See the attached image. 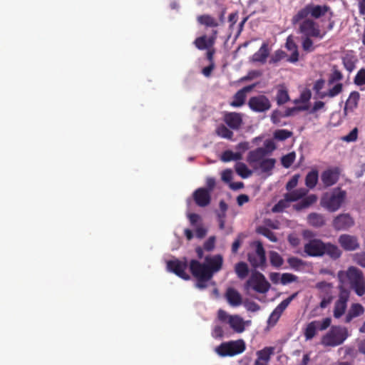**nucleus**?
Wrapping results in <instances>:
<instances>
[{
	"instance_id": "1",
	"label": "nucleus",
	"mask_w": 365,
	"mask_h": 365,
	"mask_svg": "<svg viewBox=\"0 0 365 365\" xmlns=\"http://www.w3.org/2000/svg\"><path fill=\"white\" fill-rule=\"evenodd\" d=\"M222 264L223 258L220 255L207 256L205 263H201L197 259H191L189 262V269L196 279L195 287L200 289L207 288V282L215 273L222 269Z\"/></svg>"
},
{
	"instance_id": "2",
	"label": "nucleus",
	"mask_w": 365,
	"mask_h": 365,
	"mask_svg": "<svg viewBox=\"0 0 365 365\" xmlns=\"http://www.w3.org/2000/svg\"><path fill=\"white\" fill-rule=\"evenodd\" d=\"M304 252L310 257H321L329 255L332 259L340 257L341 252L339 248L331 243H324L321 240H310L304 247Z\"/></svg>"
},
{
	"instance_id": "3",
	"label": "nucleus",
	"mask_w": 365,
	"mask_h": 365,
	"mask_svg": "<svg viewBox=\"0 0 365 365\" xmlns=\"http://www.w3.org/2000/svg\"><path fill=\"white\" fill-rule=\"evenodd\" d=\"M327 13H329L330 16L332 15L330 7L326 4L318 5L308 4L299 9L297 13L292 16L291 21L293 25H296L302 19H306L309 16L312 19H318L326 16Z\"/></svg>"
},
{
	"instance_id": "4",
	"label": "nucleus",
	"mask_w": 365,
	"mask_h": 365,
	"mask_svg": "<svg viewBox=\"0 0 365 365\" xmlns=\"http://www.w3.org/2000/svg\"><path fill=\"white\" fill-rule=\"evenodd\" d=\"M346 277L350 288L361 297L365 294V282L363 272L355 267H350L346 272Z\"/></svg>"
},
{
	"instance_id": "5",
	"label": "nucleus",
	"mask_w": 365,
	"mask_h": 365,
	"mask_svg": "<svg viewBox=\"0 0 365 365\" xmlns=\"http://www.w3.org/2000/svg\"><path fill=\"white\" fill-rule=\"evenodd\" d=\"M245 349L244 340L238 339L221 343L215 348V352L222 357L234 356L243 353Z\"/></svg>"
},
{
	"instance_id": "6",
	"label": "nucleus",
	"mask_w": 365,
	"mask_h": 365,
	"mask_svg": "<svg viewBox=\"0 0 365 365\" xmlns=\"http://www.w3.org/2000/svg\"><path fill=\"white\" fill-rule=\"evenodd\" d=\"M188 265L187 259L184 257L183 260L178 259L168 260L166 263V268L168 272L174 273L178 277L184 280H190V276L186 272Z\"/></svg>"
},
{
	"instance_id": "7",
	"label": "nucleus",
	"mask_w": 365,
	"mask_h": 365,
	"mask_svg": "<svg viewBox=\"0 0 365 365\" xmlns=\"http://www.w3.org/2000/svg\"><path fill=\"white\" fill-rule=\"evenodd\" d=\"M299 32L304 36H312L322 38L324 35L321 33L319 24L312 19L306 18L299 21Z\"/></svg>"
},
{
	"instance_id": "8",
	"label": "nucleus",
	"mask_w": 365,
	"mask_h": 365,
	"mask_svg": "<svg viewBox=\"0 0 365 365\" xmlns=\"http://www.w3.org/2000/svg\"><path fill=\"white\" fill-rule=\"evenodd\" d=\"M322 205L331 212L337 210L342 203V190L338 187L331 193H327L322 199Z\"/></svg>"
},
{
	"instance_id": "9",
	"label": "nucleus",
	"mask_w": 365,
	"mask_h": 365,
	"mask_svg": "<svg viewBox=\"0 0 365 365\" xmlns=\"http://www.w3.org/2000/svg\"><path fill=\"white\" fill-rule=\"evenodd\" d=\"M247 285L251 287L255 292L266 293L270 287L269 283L266 280L264 276L259 272H255L247 282Z\"/></svg>"
},
{
	"instance_id": "10",
	"label": "nucleus",
	"mask_w": 365,
	"mask_h": 365,
	"mask_svg": "<svg viewBox=\"0 0 365 365\" xmlns=\"http://www.w3.org/2000/svg\"><path fill=\"white\" fill-rule=\"evenodd\" d=\"M248 260L251 265L255 268L264 265L266 262V256L262 242H256V250L255 252L248 254Z\"/></svg>"
},
{
	"instance_id": "11",
	"label": "nucleus",
	"mask_w": 365,
	"mask_h": 365,
	"mask_svg": "<svg viewBox=\"0 0 365 365\" xmlns=\"http://www.w3.org/2000/svg\"><path fill=\"white\" fill-rule=\"evenodd\" d=\"M248 106L255 112H264L269 110L272 106L269 98L264 95L251 97Z\"/></svg>"
},
{
	"instance_id": "12",
	"label": "nucleus",
	"mask_w": 365,
	"mask_h": 365,
	"mask_svg": "<svg viewBox=\"0 0 365 365\" xmlns=\"http://www.w3.org/2000/svg\"><path fill=\"white\" fill-rule=\"evenodd\" d=\"M341 343L342 330L339 327H332L322 339V344L325 346H335Z\"/></svg>"
},
{
	"instance_id": "13",
	"label": "nucleus",
	"mask_w": 365,
	"mask_h": 365,
	"mask_svg": "<svg viewBox=\"0 0 365 365\" xmlns=\"http://www.w3.org/2000/svg\"><path fill=\"white\" fill-rule=\"evenodd\" d=\"M193 200L199 207H206L211 201V193L205 187H200L192 194Z\"/></svg>"
},
{
	"instance_id": "14",
	"label": "nucleus",
	"mask_w": 365,
	"mask_h": 365,
	"mask_svg": "<svg viewBox=\"0 0 365 365\" xmlns=\"http://www.w3.org/2000/svg\"><path fill=\"white\" fill-rule=\"evenodd\" d=\"M217 34V30H212V34L209 38H207L205 35L197 37L195 38L194 44L199 50L209 48L215 44Z\"/></svg>"
},
{
	"instance_id": "15",
	"label": "nucleus",
	"mask_w": 365,
	"mask_h": 365,
	"mask_svg": "<svg viewBox=\"0 0 365 365\" xmlns=\"http://www.w3.org/2000/svg\"><path fill=\"white\" fill-rule=\"evenodd\" d=\"M339 178L338 168H331L324 170L321 175V180L325 187L334 185Z\"/></svg>"
},
{
	"instance_id": "16",
	"label": "nucleus",
	"mask_w": 365,
	"mask_h": 365,
	"mask_svg": "<svg viewBox=\"0 0 365 365\" xmlns=\"http://www.w3.org/2000/svg\"><path fill=\"white\" fill-rule=\"evenodd\" d=\"M227 126L233 130H238L242 124V115L235 112H227L223 118Z\"/></svg>"
},
{
	"instance_id": "17",
	"label": "nucleus",
	"mask_w": 365,
	"mask_h": 365,
	"mask_svg": "<svg viewBox=\"0 0 365 365\" xmlns=\"http://www.w3.org/2000/svg\"><path fill=\"white\" fill-rule=\"evenodd\" d=\"M255 85H250L239 90L233 96V101L230 103L232 107L238 108L245 104L247 93L251 91Z\"/></svg>"
},
{
	"instance_id": "18",
	"label": "nucleus",
	"mask_w": 365,
	"mask_h": 365,
	"mask_svg": "<svg viewBox=\"0 0 365 365\" xmlns=\"http://www.w3.org/2000/svg\"><path fill=\"white\" fill-rule=\"evenodd\" d=\"M270 50L267 42H264L260 46L259 49L255 52L252 56V62H257L264 63L269 56Z\"/></svg>"
},
{
	"instance_id": "19",
	"label": "nucleus",
	"mask_w": 365,
	"mask_h": 365,
	"mask_svg": "<svg viewBox=\"0 0 365 365\" xmlns=\"http://www.w3.org/2000/svg\"><path fill=\"white\" fill-rule=\"evenodd\" d=\"M225 298L230 305L238 307L242 302L241 294L235 289L229 287L225 293Z\"/></svg>"
},
{
	"instance_id": "20",
	"label": "nucleus",
	"mask_w": 365,
	"mask_h": 365,
	"mask_svg": "<svg viewBox=\"0 0 365 365\" xmlns=\"http://www.w3.org/2000/svg\"><path fill=\"white\" fill-rule=\"evenodd\" d=\"M337 277L339 281L338 289H339V297L336 303L335 309L334 312V316L336 318H339L342 316V270H339L337 273Z\"/></svg>"
},
{
	"instance_id": "21",
	"label": "nucleus",
	"mask_w": 365,
	"mask_h": 365,
	"mask_svg": "<svg viewBox=\"0 0 365 365\" xmlns=\"http://www.w3.org/2000/svg\"><path fill=\"white\" fill-rule=\"evenodd\" d=\"M197 21L200 25L205 28H217L220 26L217 19L210 14H202L197 17Z\"/></svg>"
},
{
	"instance_id": "22",
	"label": "nucleus",
	"mask_w": 365,
	"mask_h": 365,
	"mask_svg": "<svg viewBox=\"0 0 365 365\" xmlns=\"http://www.w3.org/2000/svg\"><path fill=\"white\" fill-rule=\"evenodd\" d=\"M267 155L263 148H257L249 152L247 158V161L250 164L260 163L264 159Z\"/></svg>"
},
{
	"instance_id": "23",
	"label": "nucleus",
	"mask_w": 365,
	"mask_h": 365,
	"mask_svg": "<svg viewBox=\"0 0 365 365\" xmlns=\"http://www.w3.org/2000/svg\"><path fill=\"white\" fill-rule=\"evenodd\" d=\"M364 307L361 304H352L346 316V322H350L353 319L362 315L364 313Z\"/></svg>"
},
{
	"instance_id": "24",
	"label": "nucleus",
	"mask_w": 365,
	"mask_h": 365,
	"mask_svg": "<svg viewBox=\"0 0 365 365\" xmlns=\"http://www.w3.org/2000/svg\"><path fill=\"white\" fill-rule=\"evenodd\" d=\"M317 201V196L314 194L306 195L301 200L294 205V208L297 210H302L306 209Z\"/></svg>"
},
{
	"instance_id": "25",
	"label": "nucleus",
	"mask_w": 365,
	"mask_h": 365,
	"mask_svg": "<svg viewBox=\"0 0 365 365\" xmlns=\"http://www.w3.org/2000/svg\"><path fill=\"white\" fill-rule=\"evenodd\" d=\"M308 192L309 190L307 188L300 187L285 193L284 197H287L290 202H297L305 197Z\"/></svg>"
},
{
	"instance_id": "26",
	"label": "nucleus",
	"mask_w": 365,
	"mask_h": 365,
	"mask_svg": "<svg viewBox=\"0 0 365 365\" xmlns=\"http://www.w3.org/2000/svg\"><path fill=\"white\" fill-rule=\"evenodd\" d=\"M360 95L359 92L354 91L351 93L348 99L346 101L345 106L344 107V114L346 115V111H352L355 109L359 101Z\"/></svg>"
},
{
	"instance_id": "27",
	"label": "nucleus",
	"mask_w": 365,
	"mask_h": 365,
	"mask_svg": "<svg viewBox=\"0 0 365 365\" xmlns=\"http://www.w3.org/2000/svg\"><path fill=\"white\" fill-rule=\"evenodd\" d=\"M227 323L230 324V327L237 333H242L245 330L243 319L237 315L230 317Z\"/></svg>"
},
{
	"instance_id": "28",
	"label": "nucleus",
	"mask_w": 365,
	"mask_h": 365,
	"mask_svg": "<svg viewBox=\"0 0 365 365\" xmlns=\"http://www.w3.org/2000/svg\"><path fill=\"white\" fill-rule=\"evenodd\" d=\"M319 180V173L317 170L313 169L309 172L305 177V185L309 189L315 187Z\"/></svg>"
},
{
	"instance_id": "29",
	"label": "nucleus",
	"mask_w": 365,
	"mask_h": 365,
	"mask_svg": "<svg viewBox=\"0 0 365 365\" xmlns=\"http://www.w3.org/2000/svg\"><path fill=\"white\" fill-rule=\"evenodd\" d=\"M359 247L358 240L356 237L344 235V250H355Z\"/></svg>"
},
{
	"instance_id": "30",
	"label": "nucleus",
	"mask_w": 365,
	"mask_h": 365,
	"mask_svg": "<svg viewBox=\"0 0 365 365\" xmlns=\"http://www.w3.org/2000/svg\"><path fill=\"white\" fill-rule=\"evenodd\" d=\"M307 220L309 225L316 227H322L325 224L324 217L316 212L310 213L307 217Z\"/></svg>"
},
{
	"instance_id": "31",
	"label": "nucleus",
	"mask_w": 365,
	"mask_h": 365,
	"mask_svg": "<svg viewBox=\"0 0 365 365\" xmlns=\"http://www.w3.org/2000/svg\"><path fill=\"white\" fill-rule=\"evenodd\" d=\"M275 99L279 106L283 105L289 101V96L286 88L280 86L277 90Z\"/></svg>"
},
{
	"instance_id": "32",
	"label": "nucleus",
	"mask_w": 365,
	"mask_h": 365,
	"mask_svg": "<svg viewBox=\"0 0 365 365\" xmlns=\"http://www.w3.org/2000/svg\"><path fill=\"white\" fill-rule=\"evenodd\" d=\"M318 321H313L309 323L304 329V337L307 340H310L314 337L317 333Z\"/></svg>"
},
{
	"instance_id": "33",
	"label": "nucleus",
	"mask_w": 365,
	"mask_h": 365,
	"mask_svg": "<svg viewBox=\"0 0 365 365\" xmlns=\"http://www.w3.org/2000/svg\"><path fill=\"white\" fill-rule=\"evenodd\" d=\"M274 352L273 347H265L262 350L257 351V360H259L261 361L267 363L270 359L271 355Z\"/></svg>"
},
{
	"instance_id": "34",
	"label": "nucleus",
	"mask_w": 365,
	"mask_h": 365,
	"mask_svg": "<svg viewBox=\"0 0 365 365\" xmlns=\"http://www.w3.org/2000/svg\"><path fill=\"white\" fill-rule=\"evenodd\" d=\"M297 296V292H295L290 295L287 299H284L281 302L277 307L274 309L275 311V314H282L283 312L287 309L291 302Z\"/></svg>"
},
{
	"instance_id": "35",
	"label": "nucleus",
	"mask_w": 365,
	"mask_h": 365,
	"mask_svg": "<svg viewBox=\"0 0 365 365\" xmlns=\"http://www.w3.org/2000/svg\"><path fill=\"white\" fill-rule=\"evenodd\" d=\"M235 271L240 279H245L249 274L248 266L244 262L237 263L235 267Z\"/></svg>"
},
{
	"instance_id": "36",
	"label": "nucleus",
	"mask_w": 365,
	"mask_h": 365,
	"mask_svg": "<svg viewBox=\"0 0 365 365\" xmlns=\"http://www.w3.org/2000/svg\"><path fill=\"white\" fill-rule=\"evenodd\" d=\"M236 173L242 178H247L250 177L252 172L244 163H237L235 165Z\"/></svg>"
},
{
	"instance_id": "37",
	"label": "nucleus",
	"mask_w": 365,
	"mask_h": 365,
	"mask_svg": "<svg viewBox=\"0 0 365 365\" xmlns=\"http://www.w3.org/2000/svg\"><path fill=\"white\" fill-rule=\"evenodd\" d=\"M275 163L274 158H264L260 162L259 168L263 173H268L274 168Z\"/></svg>"
},
{
	"instance_id": "38",
	"label": "nucleus",
	"mask_w": 365,
	"mask_h": 365,
	"mask_svg": "<svg viewBox=\"0 0 365 365\" xmlns=\"http://www.w3.org/2000/svg\"><path fill=\"white\" fill-rule=\"evenodd\" d=\"M216 133L221 138L229 140H232L233 137V132L222 124L217 126L216 129Z\"/></svg>"
},
{
	"instance_id": "39",
	"label": "nucleus",
	"mask_w": 365,
	"mask_h": 365,
	"mask_svg": "<svg viewBox=\"0 0 365 365\" xmlns=\"http://www.w3.org/2000/svg\"><path fill=\"white\" fill-rule=\"evenodd\" d=\"M257 232L264 236L269 239L271 242H275L277 241V237L275 234L266 227H259L257 229Z\"/></svg>"
},
{
	"instance_id": "40",
	"label": "nucleus",
	"mask_w": 365,
	"mask_h": 365,
	"mask_svg": "<svg viewBox=\"0 0 365 365\" xmlns=\"http://www.w3.org/2000/svg\"><path fill=\"white\" fill-rule=\"evenodd\" d=\"M325 85V81L323 79L317 80L313 86V90L314 91L317 98H324L327 97V94L325 91H322V89L324 88Z\"/></svg>"
},
{
	"instance_id": "41",
	"label": "nucleus",
	"mask_w": 365,
	"mask_h": 365,
	"mask_svg": "<svg viewBox=\"0 0 365 365\" xmlns=\"http://www.w3.org/2000/svg\"><path fill=\"white\" fill-rule=\"evenodd\" d=\"M293 135L292 131L285 129L277 130L274 133V138L280 141H283L289 138Z\"/></svg>"
},
{
	"instance_id": "42",
	"label": "nucleus",
	"mask_w": 365,
	"mask_h": 365,
	"mask_svg": "<svg viewBox=\"0 0 365 365\" xmlns=\"http://www.w3.org/2000/svg\"><path fill=\"white\" fill-rule=\"evenodd\" d=\"M296 154L294 152L289 153L281 158V163L284 168H289L294 162Z\"/></svg>"
},
{
	"instance_id": "43",
	"label": "nucleus",
	"mask_w": 365,
	"mask_h": 365,
	"mask_svg": "<svg viewBox=\"0 0 365 365\" xmlns=\"http://www.w3.org/2000/svg\"><path fill=\"white\" fill-rule=\"evenodd\" d=\"M269 259L272 265L276 267H281L284 262V260L280 255L274 251L270 252Z\"/></svg>"
},
{
	"instance_id": "44",
	"label": "nucleus",
	"mask_w": 365,
	"mask_h": 365,
	"mask_svg": "<svg viewBox=\"0 0 365 365\" xmlns=\"http://www.w3.org/2000/svg\"><path fill=\"white\" fill-rule=\"evenodd\" d=\"M291 202L287 197L284 196V198L280 200L276 205L272 207V212H281L285 208L289 207V203Z\"/></svg>"
},
{
	"instance_id": "45",
	"label": "nucleus",
	"mask_w": 365,
	"mask_h": 365,
	"mask_svg": "<svg viewBox=\"0 0 365 365\" xmlns=\"http://www.w3.org/2000/svg\"><path fill=\"white\" fill-rule=\"evenodd\" d=\"M312 36H304L302 38V46L304 51L312 52L314 50L313 41L311 39Z\"/></svg>"
},
{
	"instance_id": "46",
	"label": "nucleus",
	"mask_w": 365,
	"mask_h": 365,
	"mask_svg": "<svg viewBox=\"0 0 365 365\" xmlns=\"http://www.w3.org/2000/svg\"><path fill=\"white\" fill-rule=\"evenodd\" d=\"M342 78V75L339 71L336 69V66L333 67V71L329 75V79H328V84L329 86H331L334 84L335 82L339 81Z\"/></svg>"
},
{
	"instance_id": "47",
	"label": "nucleus",
	"mask_w": 365,
	"mask_h": 365,
	"mask_svg": "<svg viewBox=\"0 0 365 365\" xmlns=\"http://www.w3.org/2000/svg\"><path fill=\"white\" fill-rule=\"evenodd\" d=\"M286 53L282 50H277L272 56L269 63H277L286 57Z\"/></svg>"
},
{
	"instance_id": "48",
	"label": "nucleus",
	"mask_w": 365,
	"mask_h": 365,
	"mask_svg": "<svg viewBox=\"0 0 365 365\" xmlns=\"http://www.w3.org/2000/svg\"><path fill=\"white\" fill-rule=\"evenodd\" d=\"M299 178H300V175L299 174H295L287 182V184L285 185V188L288 192L292 190L294 188H295L297 186Z\"/></svg>"
},
{
	"instance_id": "49",
	"label": "nucleus",
	"mask_w": 365,
	"mask_h": 365,
	"mask_svg": "<svg viewBox=\"0 0 365 365\" xmlns=\"http://www.w3.org/2000/svg\"><path fill=\"white\" fill-rule=\"evenodd\" d=\"M287 262L292 268L296 270H298L302 265H304V262L301 259L295 257H289L287 259Z\"/></svg>"
},
{
	"instance_id": "50",
	"label": "nucleus",
	"mask_w": 365,
	"mask_h": 365,
	"mask_svg": "<svg viewBox=\"0 0 365 365\" xmlns=\"http://www.w3.org/2000/svg\"><path fill=\"white\" fill-rule=\"evenodd\" d=\"M297 280V277L290 273H284L281 275V283L284 285Z\"/></svg>"
},
{
	"instance_id": "51",
	"label": "nucleus",
	"mask_w": 365,
	"mask_h": 365,
	"mask_svg": "<svg viewBox=\"0 0 365 365\" xmlns=\"http://www.w3.org/2000/svg\"><path fill=\"white\" fill-rule=\"evenodd\" d=\"M307 109V106H295L292 108H288L284 113V117H289L294 115L297 112L300 110H305Z\"/></svg>"
},
{
	"instance_id": "52",
	"label": "nucleus",
	"mask_w": 365,
	"mask_h": 365,
	"mask_svg": "<svg viewBox=\"0 0 365 365\" xmlns=\"http://www.w3.org/2000/svg\"><path fill=\"white\" fill-rule=\"evenodd\" d=\"M354 83L357 86H363L365 84V69H360L354 78Z\"/></svg>"
},
{
	"instance_id": "53",
	"label": "nucleus",
	"mask_w": 365,
	"mask_h": 365,
	"mask_svg": "<svg viewBox=\"0 0 365 365\" xmlns=\"http://www.w3.org/2000/svg\"><path fill=\"white\" fill-rule=\"evenodd\" d=\"M358 128H354L348 135L344 136V141L350 143L355 142L358 138Z\"/></svg>"
},
{
	"instance_id": "54",
	"label": "nucleus",
	"mask_w": 365,
	"mask_h": 365,
	"mask_svg": "<svg viewBox=\"0 0 365 365\" xmlns=\"http://www.w3.org/2000/svg\"><path fill=\"white\" fill-rule=\"evenodd\" d=\"M282 118H284V113L277 109L274 110L270 116L271 120L274 124H279Z\"/></svg>"
},
{
	"instance_id": "55",
	"label": "nucleus",
	"mask_w": 365,
	"mask_h": 365,
	"mask_svg": "<svg viewBox=\"0 0 365 365\" xmlns=\"http://www.w3.org/2000/svg\"><path fill=\"white\" fill-rule=\"evenodd\" d=\"M342 90V83L336 84L332 88L326 92L327 96L334 97L338 95Z\"/></svg>"
},
{
	"instance_id": "56",
	"label": "nucleus",
	"mask_w": 365,
	"mask_h": 365,
	"mask_svg": "<svg viewBox=\"0 0 365 365\" xmlns=\"http://www.w3.org/2000/svg\"><path fill=\"white\" fill-rule=\"evenodd\" d=\"M215 237L214 236L210 237L203 245V249L207 251H211L215 247Z\"/></svg>"
},
{
	"instance_id": "57",
	"label": "nucleus",
	"mask_w": 365,
	"mask_h": 365,
	"mask_svg": "<svg viewBox=\"0 0 365 365\" xmlns=\"http://www.w3.org/2000/svg\"><path fill=\"white\" fill-rule=\"evenodd\" d=\"M263 149L265 151V154L268 155L272 153L276 149V145L272 140H266L264 142V148H263Z\"/></svg>"
},
{
	"instance_id": "58",
	"label": "nucleus",
	"mask_w": 365,
	"mask_h": 365,
	"mask_svg": "<svg viewBox=\"0 0 365 365\" xmlns=\"http://www.w3.org/2000/svg\"><path fill=\"white\" fill-rule=\"evenodd\" d=\"M285 47L287 50L292 51L298 48L297 45L294 42L293 37L292 36H289L287 38Z\"/></svg>"
},
{
	"instance_id": "59",
	"label": "nucleus",
	"mask_w": 365,
	"mask_h": 365,
	"mask_svg": "<svg viewBox=\"0 0 365 365\" xmlns=\"http://www.w3.org/2000/svg\"><path fill=\"white\" fill-rule=\"evenodd\" d=\"M331 324V319L329 317L324 318L322 321H318L317 327L319 330L327 329Z\"/></svg>"
},
{
	"instance_id": "60",
	"label": "nucleus",
	"mask_w": 365,
	"mask_h": 365,
	"mask_svg": "<svg viewBox=\"0 0 365 365\" xmlns=\"http://www.w3.org/2000/svg\"><path fill=\"white\" fill-rule=\"evenodd\" d=\"M212 336L215 338H222L224 336V331L221 326L216 325L212 332Z\"/></svg>"
},
{
	"instance_id": "61",
	"label": "nucleus",
	"mask_w": 365,
	"mask_h": 365,
	"mask_svg": "<svg viewBox=\"0 0 365 365\" xmlns=\"http://www.w3.org/2000/svg\"><path fill=\"white\" fill-rule=\"evenodd\" d=\"M232 315H229L225 310L220 309L217 312V318L222 322H227L230 320V317Z\"/></svg>"
},
{
	"instance_id": "62",
	"label": "nucleus",
	"mask_w": 365,
	"mask_h": 365,
	"mask_svg": "<svg viewBox=\"0 0 365 365\" xmlns=\"http://www.w3.org/2000/svg\"><path fill=\"white\" fill-rule=\"evenodd\" d=\"M354 261L362 267H365V253L356 254L354 256Z\"/></svg>"
},
{
	"instance_id": "63",
	"label": "nucleus",
	"mask_w": 365,
	"mask_h": 365,
	"mask_svg": "<svg viewBox=\"0 0 365 365\" xmlns=\"http://www.w3.org/2000/svg\"><path fill=\"white\" fill-rule=\"evenodd\" d=\"M221 178L224 182H230L232 178V171L230 169H226L223 170L222 173Z\"/></svg>"
},
{
	"instance_id": "64",
	"label": "nucleus",
	"mask_w": 365,
	"mask_h": 365,
	"mask_svg": "<svg viewBox=\"0 0 365 365\" xmlns=\"http://www.w3.org/2000/svg\"><path fill=\"white\" fill-rule=\"evenodd\" d=\"M221 160L223 162H230L233 160V152L230 150L224 151L221 155Z\"/></svg>"
}]
</instances>
